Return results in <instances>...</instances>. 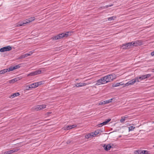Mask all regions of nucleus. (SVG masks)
Returning <instances> with one entry per match:
<instances>
[{
	"label": "nucleus",
	"instance_id": "24",
	"mask_svg": "<svg viewBox=\"0 0 154 154\" xmlns=\"http://www.w3.org/2000/svg\"><path fill=\"white\" fill-rule=\"evenodd\" d=\"M31 87L32 88H35L37 87L36 83H34L30 84Z\"/></svg>",
	"mask_w": 154,
	"mask_h": 154
},
{
	"label": "nucleus",
	"instance_id": "45",
	"mask_svg": "<svg viewBox=\"0 0 154 154\" xmlns=\"http://www.w3.org/2000/svg\"><path fill=\"white\" fill-rule=\"evenodd\" d=\"M109 5V7H111V6H112L113 5V4H111Z\"/></svg>",
	"mask_w": 154,
	"mask_h": 154
},
{
	"label": "nucleus",
	"instance_id": "13",
	"mask_svg": "<svg viewBox=\"0 0 154 154\" xmlns=\"http://www.w3.org/2000/svg\"><path fill=\"white\" fill-rule=\"evenodd\" d=\"M112 99L111 98L109 100L104 101L100 103H99V105H103V104H106L112 102Z\"/></svg>",
	"mask_w": 154,
	"mask_h": 154
},
{
	"label": "nucleus",
	"instance_id": "16",
	"mask_svg": "<svg viewBox=\"0 0 154 154\" xmlns=\"http://www.w3.org/2000/svg\"><path fill=\"white\" fill-rule=\"evenodd\" d=\"M41 69H42V70L40 69H38L34 72L35 75L39 74L41 73L42 71H44L45 70L44 68H41Z\"/></svg>",
	"mask_w": 154,
	"mask_h": 154
},
{
	"label": "nucleus",
	"instance_id": "39",
	"mask_svg": "<svg viewBox=\"0 0 154 154\" xmlns=\"http://www.w3.org/2000/svg\"><path fill=\"white\" fill-rule=\"evenodd\" d=\"M103 125H103V124H102V123L100 124H99L97 125L99 127H101Z\"/></svg>",
	"mask_w": 154,
	"mask_h": 154
},
{
	"label": "nucleus",
	"instance_id": "11",
	"mask_svg": "<svg viewBox=\"0 0 154 154\" xmlns=\"http://www.w3.org/2000/svg\"><path fill=\"white\" fill-rule=\"evenodd\" d=\"M76 126L77 125H71L66 126L65 127H64L63 128L64 130H68L70 129L76 127Z\"/></svg>",
	"mask_w": 154,
	"mask_h": 154
},
{
	"label": "nucleus",
	"instance_id": "42",
	"mask_svg": "<svg viewBox=\"0 0 154 154\" xmlns=\"http://www.w3.org/2000/svg\"><path fill=\"white\" fill-rule=\"evenodd\" d=\"M70 142H71V141L70 140H68L66 142V143L67 144H69L70 143Z\"/></svg>",
	"mask_w": 154,
	"mask_h": 154
},
{
	"label": "nucleus",
	"instance_id": "15",
	"mask_svg": "<svg viewBox=\"0 0 154 154\" xmlns=\"http://www.w3.org/2000/svg\"><path fill=\"white\" fill-rule=\"evenodd\" d=\"M103 78L106 84L111 82L108 75L103 77Z\"/></svg>",
	"mask_w": 154,
	"mask_h": 154
},
{
	"label": "nucleus",
	"instance_id": "20",
	"mask_svg": "<svg viewBox=\"0 0 154 154\" xmlns=\"http://www.w3.org/2000/svg\"><path fill=\"white\" fill-rule=\"evenodd\" d=\"M25 24V23L23 21L21 22H19L17 23V24L16 25L17 27H20L22 26H24L23 25Z\"/></svg>",
	"mask_w": 154,
	"mask_h": 154
},
{
	"label": "nucleus",
	"instance_id": "5",
	"mask_svg": "<svg viewBox=\"0 0 154 154\" xmlns=\"http://www.w3.org/2000/svg\"><path fill=\"white\" fill-rule=\"evenodd\" d=\"M46 105L45 104H42L38 105L35 107V109L37 111L46 108Z\"/></svg>",
	"mask_w": 154,
	"mask_h": 154
},
{
	"label": "nucleus",
	"instance_id": "46",
	"mask_svg": "<svg viewBox=\"0 0 154 154\" xmlns=\"http://www.w3.org/2000/svg\"><path fill=\"white\" fill-rule=\"evenodd\" d=\"M123 117L124 118H125V119H126L128 117V116H125Z\"/></svg>",
	"mask_w": 154,
	"mask_h": 154
},
{
	"label": "nucleus",
	"instance_id": "19",
	"mask_svg": "<svg viewBox=\"0 0 154 154\" xmlns=\"http://www.w3.org/2000/svg\"><path fill=\"white\" fill-rule=\"evenodd\" d=\"M93 137V135L92 134H91V133L88 134H87L85 135V138L86 139L91 138Z\"/></svg>",
	"mask_w": 154,
	"mask_h": 154
},
{
	"label": "nucleus",
	"instance_id": "30",
	"mask_svg": "<svg viewBox=\"0 0 154 154\" xmlns=\"http://www.w3.org/2000/svg\"><path fill=\"white\" fill-rule=\"evenodd\" d=\"M134 128H135V127H134L133 126H130V127H129V131H132L134 130Z\"/></svg>",
	"mask_w": 154,
	"mask_h": 154
},
{
	"label": "nucleus",
	"instance_id": "6",
	"mask_svg": "<svg viewBox=\"0 0 154 154\" xmlns=\"http://www.w3.org/2000/svg\"><path fill=\"white\" fill-rule=\"evenodd\" d=\"M131 47H133L134 46H137L141 44V42L140 41H136L134 42H131Z\"/></svg>",
	"mask_w": 154,
	"mask_h": 154
},
{
	"label": "nucleus",
	"instance_id": "32",
	"mask_svg": "<svg viewBox=\"0 0 154 154\" xmlns=\"http://www.w3.org/2000/svg\"><path fill=\"white\" fill-rule=\"evenodd\" d=\"M29 20H30V22L32 21L35 20V18L34 17H32L28 19Z\"/></svg>",
	"mask_w": 154,
	"mask_h": 154
},
{
	"label": "nucleus",
	"instance_id": "21",
	"mask_svg": "<svg viewBox=\"0 0 154 154\" xmlns=\"http://www.w3.org/2000/svg\"><path fill=\"white\" fill-rule=\"evenodd\" d=\"M116 16H113L111 17H108L107 18L108 20V21H111L112 20H114L116 19Z\"/></svg>",
	"mask_w": 154,
	"mask_h": 154
},
{
	"label": "nucleus",
	"instance_id": "3",
	"mask_svg": "<svg viewBox=\"0 0 154 154\" xmlns=\"http://www.w3.org/2000/svg\"><path fill=\"white\" fill-rule=\"evenodd\" d=\"M12 49L11 47L10 46H8L1 48L0 49L1 52H3L5 51H9Z\"/></svg>",
	"mask_w": 154,
	"mask_h": 154
},
{
	"label": "nucleus",
	"instance_id": "18",
	"mask_svg": "<svg viewBox=\"0 0 154 154\" xmlns=\"http://www.w3.org/2000/svg\"><path fill=\"white\" fill-rule=\"evenodd\" d=\"M10 71L9 70V68H8L7 69H5L1 71H0V74H3L5 73Z\"/></svg>",
	"mask_w": 154,
	"mask_h": 154
},
{
	"label": "nucleus",
	"instance_id": "47",
	"mask_svg": "<svg viewBox=\"0 0 154 154\" xmlns=\"http://www.w3.org/2000/svg\"><path fill=\"white\" fill-rule=\"evenodd\" d=\"M48 113L49 114V113H51V112H48Z\"/></svg>",
	"mask_w": 154,
	"mask_h": 154
},
{
	"label": "nucleus",
	"instance_id": "36",
	"mask_svg": "<svg viewBox=\"0 0 154 154\" xmlns=\"http://www.w3.org/2000/svg\"><path fill=\"white\" fill-rule=\"evenodd\" d=\"M32 88L31 87L30 85H29L26 86V89L27 90H29Z\"/></svg>",
	"mask_w": 154,
	"mask_h": 154
},
{
	"label": "nucleus",
	"instance_id": "25",
	"mask_svg": "<svg viewBox=\"0 0 154 154\" xmlns=\"http://www.w3.org/2000/svg\"><path fill=\"white\" fill-rule=\"evenodd\" d=\"M111 120L110 119H109L106 120L105 121L102 123L103 125H105L106 124L110 122Z\"/></svg>",
	"mask_w": 154,
	"mask_h": 154
},
{
	"label": "nucleus",
	"instance_id": "10",
	"mask_svg": "<svg viewBox=\"0 0 154 154\" xmlns=\"http://www.w3.org/2000/svg\"><path fill=\"white\" fill-rule=\"evenodd\" d=\"M109 79L111 81H112L116 79L117 76L116 74L114 73H112L108 75Z\"/></svg>",
	"mask_w": 154,
	"mask_h": 154
},
{
	"label": "nucleus",
	"instance_id": "40",
	"mask_svg": "<svg viewBox=\"0 0 154 154\" xmlns=\"http://www.w3.org/2000/svg\"><path fill=\"white\" fill-rule=\"evenodd\" d=\"M9 82L10 83H14V82L13 81V79H12V80H10L9 81Z\"/></svg>",
	"mask_w": 154,
	"mask_h": 154
},
{
	"label": "nucleus",
	"instance_id": "33",
	"mask_svg": "<svg viewBox=\"0 0 154 154\" xmlns=\"http://www.w3.org/2000/svg\"><path fill=\"white\" fill-rule=\"evenodd\" d=\"M34 75H35L34 72H32L31 73L27 75V76H32Z\"/></svg>",
	"mask_w": 154,
	"mask_h": 154
},
{
	"label": "nucleus",
	"instance_id": "29",
	"mask_svg": "<svg viewBox=\"0 0 154 154\" xmlns=\"http://www.w3.org/2000/svg\"><path fill=\"white\" fill-rule=\"evenodd\" d=\"M139 77H135L134 79V80L135 81V83L136 82H140V79H139Z\"/></svg>",
	"mask_w": 154,
	"mask_h": 154
},
{
	"label": "nucleus",
	"instance_id": "34",
	"mask_svg": "<svg viewBox=\"0 0 154 154\" xmlns=\"http://www.w3.org/2000/svg\"><path fill=\"white\" fill-rule=\"evenodd\" d=\"M142 154H149L148 152L146 150H142Z\"/></svg>",
	"mask_w": 154,
	"mask_h": 154
},
{
	"label": "nucleus",
	"instance_id": "44",
	"mask_svg": "<svg viewBox=\"0 0 154 154\" xmlns=\"http://www.w3.org/2000/svg\"><path fill=\"white\" fill-rule=\"evenodd\" d=\"M13 79V81H14V82L17 81V79L16 78L14 79Z\"/></svg>",
	"mask_w": 154,
	"mask_h": 154
},
{
	"label": "nucleus",
	"instance_id": "37",
	"mask_svg": "<svg viewBox=\"0 0 154 154\" xmlns=\"http://www.w3.org/2000/svg\"><path fill=\"white\" fill-rule=\"evenodd\" d=\"M126 119H125V118H124V117H122L121 119L120 120V121L122 123L124 122Z\"/></svg>",
	"mask_w": 154,
	"mask_h": 154
},
{
	"label": "nucleus",
	"instance_id": "14",
	"mask_svg": "<svg viewBox=\"0 0 154 154\" xmlns=\"http://www.w3.org/2000/svg\"><path fill=\"white\" fill-rule=\"evenodd\" d=\"M103 147L105 150L108 151L112 147V146L111 145V144H109L107 145L104 144L103 146Z\"/></svg>",
	"mask_w": 154,
	"mask_h": 154
},
{
	"label": "nucleus",
	"instance_id": "38",
	"mask_svg": "<svg viewBox=\"0 0 154 154\" xmlns=\"http://www.w3.org/2000/svg\"><path fill=\"white\" fill-rule=\"evenodd\" d=\"M23 58H24V57L23 55H22L18 57V59H21Z\"/></svg>",
	"mask_w": 154,
	"mask_h": 154
},
{
	"label": "nucleus",
	"instance_id": "31",
	"mask_svg": "<svg viewBox=\"0 0 154 154\" xmlns=\"http://www.w3.org/2000/svg\"><path fill=\"white\" fill-rule=\"evenodd\" d=\"M37 87L39 86L40 85H41L42 84H43V83H42V82L41 81V82H36Z\"/></svg>",
	"mask_w": 154,
	"mask_h": 154
},
{
	"label": "nucleus",
	"instance_id": "26",
	"mask_svg": "<svg viewBox=\"0 0 154 154\" xmlns=\"http://www.w3.org/2000/svg\"><path fill=\"white\" fill-rule=\"evenodd\" d=\"M99 131H94V132H92L91 134H92L93 137H94L99 134Z\"/></svg>",
	"mask_w": 154,
	"mask_h": 154
},
{
	"label": "nucleus",
	"instance_id": "43",
	"mask_svg": "<svg viewBox=\"0 0 154 154\" xmlns=\"http://www.w3.org/2000/svg\"><path fill=\"white\" fill-rule=\"evenodd\" d=\"M151 54L152 56H154V51L152 52L151 53Z\"/></svg>",
	"mask_w": 154,
	"mask_h": 154
},
{
	"label": "nucleus",
	"instance_id": "35",
	"mask_svg": "<svg viewBox=\"0 0 154 154\" xmlns=\"http://www.w3.org/2000/svg\"><path fill=\"white\" fill-rule=\"evenodd\" d=\"M23 21L24 22V23H25V24L30 22V20H28V19L23 20Z\"/></svg>",
	"mask_w": 154,
	"mask_h": 154
},
{
	"label": "nucleus",
	"instance_id": "27",
	"mask_svg": "<svg viewBox=\"0 0 154 154\" xmlns=\"http://www.w3.org/2000/svg\"><path fill=\"white\" fill-rule=\"evenodd\" d=\"M121 82L117 83L114 85H112L113 87H116L119 86L120 85H122L123 84H121Z\"/></svg>",
	"mask_w": 154,
	"mask_h": 154
},
{
	"label": "nucleus",
	"instance_id": "41",
	"mask_svg": "<svg viewBox=\"0 0 154 154\" xmlns=\"http://www.w3.org/2000/svg\"><path fill=\"white\" fill-rule=\"evenodd\" d=\"M109 7V5H106L105 6L103 7V9H105V8H108Z\"/></svg>",
	"mask_w": 154,
	"mask_h": 154
},
{
	"label": "nucleus",
	"instance_id": "9",
	"mask_svg": "<svg viewBox=\"0 0 154 154\" xmlns=\"http://www.w3.org/2000/svg\"><path fill=\"white\" fill-rule=\"evenodd\" d=\"M90 83H77L75 85V86L76 87H82L83 86H85L87 85H88V84H89Z\"/></svg>",
	"mask_w": 154,
	"mask_h": 154
},
{
	"label": "nucleus",
	"instance_id": "1",
	"mask_svg": "<svg viewBox=\"0 0 154 154\" xmlns=\"http://www.w3.org/2000/svg\"><path fill=\"white\" fill-rule=\"evenodd\" d=\"M68 32H66V33H62L57 35L53 36L51 38L53 40L60 39L63 37H66L68 36Z\"/></svg>",
	"mask_w": 154,
	"mask_h": 154
},
{
	"label": "nucleus",
	"instance_id": "28",
	"mask_svg": "<svg viewBox=\"0 0 154 154\" xmlns=\"http://www.w3.org/2000/svg\"><path fill=\"white\" fill-rule=\"evenodd\" d=\"M134 153L135 154H142V150H137L135 151Z\"/></svg>",
	"mask_w": 154,
	"mask_h": 154
},
{
	"label": "nucleus",
	"instance_id": "2",
	"mask_svg": "<svg viewBox=\"0 0 154 154\" xmlns=\"http://www.w3.org/2000/svg\"><path fill=\"white\" fill-rule=\"evenodd\" d=\"M105 84H106V83H105V81L103 77L97 81L96 83L95 84V85L98 86Z\"/></svg>",
	"mask_w": 154,
	"mask_h": 154
},
{
	"label": "nucleus",
	"instance_id": "4",
	"mask_svg": "<svg viewBox=\"0 0 154 154\" xmlns=\"http://www.w3.org/2000/svg\"><path fill=\"white\" fill-rule=\"evenodd\" d=\"M132 43L131 42H128L125 44H123L122 45V47L123 49H129L131 48V44Z\"/></svg>",
	"mask_w": 154,
	"mask_h": 154
},
{
	"label": "nucleus",
	"instance_id": "22",
	"mask_svg": "<svg viewBox=\"0 0 154 154\" xmlns=\"http://www.w3.org/2000/svg\"><path fill=\"white\" fill-rule=\"evenodd\" d=\"M20 95V94L18 92H17L13 94L11 96L12 98H14Z\"/></svg>",
	"mask_w": 154,
	"mask_h": 154
},
{
	"label": "nucleus",
	"instance_id": "12",
	"mask_svg": "<svg viewBox=\"0 0 154 154\" xmlns=\"http://www.w3.org/2000/svg\"><path fill=\"white\" fill-rule=\"evenodd\" d=\"M135 83V81L134 79L129 81L125 85V86H127L130 85H133Z\"/></svg>",
	"mask_w": 154,
	"mask_h": 154
},
{
	"label": "nucleus",
	"instance_id": "7",
	"mask_svg": "<svg viewBox=\"0 0 154 154\" xmlns=\"http://www.w3.org/2000/svg\"><path fill=\"white\" fill-rule=\"evenodd\" d=\"M19 150V149L17 148H14L12 150L5 152L4 154H11L14 152H17Z\"/></svg>",
	"mask_w": 154,
	"mask_h": 154
},
{
	"label": "nucleus",
	"instance_id": "8",
	"mask_svg": "<svg viewBox=\"0 0 154 154\" xmlns=\"http://www.w3.org/2000/svg\"><path fill=\"white\" fill-rule=\"evenodd\" d=\"M151 76V75L150 74H148L146 75H141L140 76H139V79L141 81L145 79L146 78H148Z\"/></svg>",
	"mask_w": 154,
	"mask_h": 154
},
{
	"label": "nucleus",
	"instance_id": "17",
	"mask_svg": "<svg viewBox=\"0 0 154 154\" xmlns=\"http://www.w3.org/2000/svg\"><path fill=\"white\" fill-rule=\"evenodd\" d=\"M20 67V66L19 65H17L13 67H11L9 68V70L10 71H13L14 69H18Z\"/></svg>",
	"mask_w": 154,
	"mask_h": 154
},
{
	"label": "nucleus",
	"instance_id": "23",
	"mask_svg": "<svg viewBox=\"0 0 154 154\" xmlns=\"http://www.w3.org/2000/svg\"><path fill=\"white\" fill-rule=\"evenodd\" d=\"M32 54V52L31 51H30L29 53L26 54H23V56L24 58H25L26 57H27L28 56H30Z\"/></svg>",
	"mask_w": 154,
	"mask_h": 154
}]
</instances>
